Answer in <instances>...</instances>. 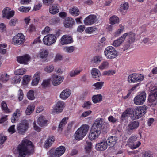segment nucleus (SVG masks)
I'll use <instances>...</instances> for the list:
<instances>
[{"mask_svg": "<svg viewBox=\"0 0 157 157\" xmlns=\"http://www.w3.org/2000/svg\"><path fill=\"white\" fill-rule=\"evenodd\" d=\"M89 128V126L86 124L82 125L75 132V138L78 140L82 139L88 132Z\"/></svg>", "mask_w": 157, "mask_h": 157, "instance_id": "nucleus-1", "label": "nucleus"}, {"mask_svg": "<svg viewBox=\"0 0 157 157\" xmlns=\"http://www.w3.org/2000/svg\"><path fill=\"white\" fill-rule=\"evenodd\" d=\"M32 142L26 139H23L18 145L17 150L19 153H27L29 147L31 146Z\"/></svg>", "mask_w": 157, "mask_h": 157, "instance_id": "nucleus-2", "label": "nucleus"}, {"mask_svg": "<svg viewBox=\"0 0 157 157\" xmlns=\"http://www.w3.org/2000/svg\"><path fill=\"white\" fill-rule=\"evenodd\" d=\"M104 52L106 57L109 59H112L117 56V52L115 48L112 46L107 47Z\"/></svg>", "mask_w": 157, "mask_h": 157, "instance_id": "nucleus-3", "label": "nucleus"}, {"mask_svg": "<svg viewBox=\"0 0 157 157\" xmlns=\"http://www.w3.org/2000/svg\"><path fill=\"white\" fill-rule=\"evenodd\" d=\"M28 126L29 124L27 120H22L17 126V129L18 133L21 135L24 134L27 130Z\"/></svg>", "mask_w": 157, "mask_h": 157, "instance_id": "nucleus-4", "label": "nucleus"}, {"mask_svg": "<svg viewBox=\"0 0 157 157\" xmlns=\"http://www.w3.org/2000/svg\"><path fill=\"white\" fill-rule=\"evenodd\" d=\"M123 35L125 36L124 38V40L127 37L128 43L124 45V47L126 49H127L130 46V45L135 41L136 35L134 33L130 32L124 33Z\"/></svg>", "mask_w": 157, "mask_h": 157, "instance_id": "nucleus-5", "label": "nucleus"}, {"mask_svg": "<svg viewBox=\"0 0 157 157\" xmlns=\"http://www.w3.org/2000/svg\"><path fill=\"white\" fill-rule=\"evenodd\" d=\"M128 78L129 82L134 83L142 81L144 79V77L142 74L134 73L130 74Z\"/></svg>", "mask_w": 157, "mask_h": 157, "instance_id": "nucleus-6", "label": "nucleus"}, {"mask_svg": "<svg viewBox=\"0 0 157 157\" xmlns=\"http://www.w3.org/2000/svg\"><path fill=\"white\" fill-rule=\"evenodd\" d=\"M106 127L103 119L101 118H98L95 121L92 127L101 132V130L104 129Z\"/></svg>", "mask_w": 157, "mask_h": 157, "instance_id": "nucleus-7", "label": "nucleus"}, {"mask_svg": "<svg viewBox=\"0 0 157 157\" xmlns=\"http://www.w3.org/2000/svg\"><path fill=\"white\" fill-rule=\"evenodd\" d=\"M146 94L145 92H142L136 96L134 98V103L137 105H141L145 102Z\"/></svg>", "mask_w": 157, "mask_h": 157, "instance_id": "nucleus-8", "label": "nucleus"}, {"mask_svg": "<svg viewBox=\"0 0 157 157\" xmlns=\"http://www.w3.org/2000/svg\"><path fill=\"white\" fill-rule=\"evenodd\" d=\"M57 37L54 35L48 34L44 37L43 40L45 45L49 46L55 43Z\"/></svg>", "mask_w": 157, "mask_h": 157, "instance_id": "nucleus-9", "label": "nucleus"}, {"mask_svg": "<svg viewBox=\"0 0 157 157\" xmlns=\"http://www.w3.org/2000/svg\"><path fill=\"white\" fill-rule=\"evenodd\" d=\"M147 107L145 105L139 106L134 109V115L135 118L138 119L143 116L146 113Z\"/></svg>", "mask_w": 157, "mask_h": 157, "instance_id": "nucleus-10", "label": "nucleus"}, {"mask_svg": "<svg viewBox=\"0 0 157 157\" xmlns=\"http://www.w3.org/2000/svg\"><path fill=\"white\" fill-rule=\"evenodd\" d=\"M25 36L21 33H18L14 36L12 39V43L16 45H18L24 43Z\"/></svg>", "mask_w": 157, "mask_h": 157, "instance_id": "nucleus-11", "label": "nucleus"}, {"mask_svg": "<svg viewBox=\"0 0 157 157\" xmlns=\"http://www.w3.org/2000/svg\"><path fill=\"white\" fill-rule=\"evenodd\" d=\"M65 151L64 147L60 146L57 148L55 150H51L50 152L52 154V156L54 157H59L64 154Z\"/></svg>", "mask_w": 157, "mask_h": 157, "instance_id": "nucleus-12", "label": "nucleus"}, {"mask_svg": "<svg viewBox=\"0 0 157 157\" xmlns=\"http://www.w3.org/2000/svg\"><path fill=\"white\" fill-rule=\"evenodd\" d=\"M97 21V17L95 15L91 14L86 18L84 20V23L86 25H92Z\"/></svg>", "mask_w": 157, "mask_h": 157, "instance_id": "nucleus-13", "label": "nucleus"}, {"mask_svg": "<svg viewBox=\"0 0 157 157\" xmlns=\"http://www.w3.org/2000/svg\"><path fill=\"white\" fill-rule=\"evenodd\" d=\"M157 99V89H154L149 96L148 101L149 103L155 105L156 104Z\"/></svg>", "mask_w": 157, "mask_h": 157, "instance_id": "nucleus-14", "label": "nucleus"}, {"mask_svg": "<svg viewBox=\"0 0 157 157\" xmlns=\"http://www.w3.org/2000/svg\"><path fill=\"white\" fill-rule=\"evenodd\" d=\"M10 9L6 7L3 10L2 15L3 17H6L7 19H10L14 15L15 12L13 10L10 11Z\"/></svg>", "mask_w": 157, "mask_h": 157, "instance_id": "nucleus-15", "label": "nucleus"}, {"mask_svg": "<svg viewBox=\"0 0 157 157\" xmlns=\"http://www.w3.org/2000/svg\"><path fill=\"white\" fill-rule=\"evenodd\" d=\"M63 76L57 75H53L51 77V80L52 84L54 86H57L60 84L63 81Z\"/></svg>", "mask_w": 157, "mask_h": 157, "instance_id": "nucleus-16", "label": "nucleus"}, {"mask_svg": "<svg viewBox=\"0 0 157 157\" xmlns=\"http://www.w3.org/2000/svg\"><path fill=\"white\" fill-rule=\"evenodd\" d=\"M73 42V40L72 36L65 35L61 38L60 43L61 45H64L72 43Z\"/></svg>", "mask_w": 157, "mask_h": 157, "instance_id": "nucleus-17", "label": "nucleus"}, {"mask_svg": "<svg viewBox=\"0 0 157 157\" xmlns=\"http://www.w3.org/2000/svg\"><path fill=\"white\" fill-rule=\"evenodd\" d=\"M100 133V132L92 127L88 137L91 140H94L98 137Z\"/></svg>", "mask_w": 157, "mask_h": 157, "instance_id": "nucleus-18", "label": "nucleus"}, {"mask_svg": "<svg viewBox=\"0 0 157 157\" xmlns=\"http://www.w3.org/2000/svg\"><path fill=\"white\" fill-rule=\"evenodd\" d=\"M65 106V103L61 101H58L54 108V110L56 112L60 113L62 112Z\"/></svg>", "mask_w": 157, "mask_h": 157, "instance_id": "nucleus-19", "label": "nucleus"}, {"mask_svg": "<svg viewBox=\"0 0 157 157\" xmlns=\"http://www.w3.org/2000/svg\"><path fill=\"white\" fill-rule=\"evenodd\" d=\"M108 145L107 142L103 140L96 145V148L97 150L103 151L107 149Z\"/></svg>", "mask_w": 157, "mask_h": 157, "instance_id": "nucleus-20", "label": "nucleus"}, {"mask_svg": "<svg viewBox=\"0 0 157 157\" xmlns=\"http://www.w3.org/2000/svg\"><path fill=\"white\" fill-rule=\"evenodd\" d=\"M30 57L28 55L19 56L17 58V61L20 63L27 64L29 60Z\"/></svg>", "mask_w": 157, "mask_h": 157, "instance_id": "nucleus-21", "label": "nucleus"}, {"mask_svg": "<svg viewBox=\"0 0 157 157\" xmlns=\"http://www.w3.org/2000/svg\"><path fill=\"white\" fill-rule=\"evenodd\" d=\"M125 37V35H122L121 37L114 40L112 44V45L115 47L120 46L124 41Z\"/></svg>", "mask_w": 157, "mask_h": 157, "instance_id": "nucleus-22", "label": "nucleus"}, {"mask_svg": "<svg viewBox=\"0 0 157 157\" xmlns=\"http://www.w3.org/2000/svg\"><path fill=\"white\" fill-rule=\"evenodd\" d=\"M71 91L69 89H66L64 90L60 95V98L63 100L67 99L70 95Z\"/></svg>", "mask_w": 157, "mask_h": 157, "instance_id": "nucleus-23", "label": "nucleus"}, {"mask_svg": "<svg viewBox=\"0 0 157 157\" xmlns=\"http://www.w3.org/2000/svg\"><path fill=\"white\" fill-rule=\"evenodd\" d=\"M75 23L74 20L71 18H66L64 22V26L66 28H70L72 27Z\"/></svg>", "mask_w": 157, "mask_h": 157, "instance_id": "nucleus-24", "label": "nucleus"}, {"mask_svg": "<svg viewBox=\"0 0 157 157\" xmlns=\"http://www.w3.org/2000/svg\"><path fill=\"white\" fill-rule=\"evenodd\" d=\"M117 140L118 139L116 137L111 136L107 139L106 141L107 142L108 145L110 146L111 147H113L116 144Z\"/></svg>", "mask_w": 157, "mask_h": 157, "instance_id": "nucleus-25", "label": "nucleus"}, {"mask_svg": "<svg viewBox=\"0 0 157 157\" xmlns=\"http://www.w3.org/2000/svg\"><path fill=\"white\" fill-rule=\"evenodd\" d=\"M129 7L128 3V2H124L121 5L119 11L122 14H125L128 9Z\"/></svg>", "mask_w": 157, "mask_h": 157, "instance_id": "nucleus-26", "label": "nucleus"}, {"mask_svg": "<svg viewBox=\"0 0 157 157\" xmlns=\"http://www.w3.org/2000/svg\"><path fill=\"white\" fill-rule=\"evenodd\" d=\"M47 121V120L44 117L41 116L39 117L37 122L40 126L43 127L46 125Z\"/></svg>", "mask_w": 157, "mask_h": 157, "instance_id": "nucleus-27", "label": "nucleus"}, {"mask_svg": "<svg viewBox=\"0 0 157 157\" xmlns=\"http://www.w3.org/2000/svg\"><path fill=\"white\" fill-rule=\"evenodd\" d=\"M70 13L74 16H77L80 13V11L78 8L73 6L69 9Z\"/></svg>", "mask_w": 157, "mask_h": 157, "instance_id": "nucleus-28", "label": "nucleus"}, {"mask_svg": "<svg viewBox=\"0 0 157 157\" xmlns=\"http://www.w3.org/2000/svg\"><path fill=\"white\" fill-rule=\"evenodd\" d=\"M139 123L137 121H134L130 122L128 125V129L133 130L137 129L139 126Z\"/></svg>", "mask_w": 157, "mask_h": 157, "instance_id": "nucleus-29", "label": "nucleus"}, {"mask_svg": "<svg viewBox=\"0 0 157 157\" xmlns=\"http://www.w3.org/2000/svg\"><path fill=\"white\" fill-rule=\"evenodd\" d=\"M132 113V109L130 108H128L122 114L121 119L123 121L130 117Z\"/></svg>", "mask_w": 157, "mask_h": 157, "instance_id": "nucleus-30", "label": "nucleus"}, {"mask_svg": "<svg viewBox=\"0 0 157 157\" xmlns=\"http://www.w3.org/2000/svg\"><path fill=\"white\" fill-rule=\"evenodd\" d=\"M54 141L53 136L48 137L45 142L44 147L46 148H49Z\"/></svg>", "mask_w": 157, "mask_h": 157, "instance_id": "nucleus-31", "label": "nucleus"}, {"mask_svg": "<svg viewBox=\"0 0 157 157\" xmlns=\"http://www.w3.org/2000/svg\"><path fill=\"white\" fill-rule=\"evenodd\" d=\"M48 51L47 50L42 49L40 50L38 56L41 58H44L48 56Z\"/></svg>", "mask_w": 157, "mask_h": 157, "instance_id": "nucleus-32", "label": "nucleus"}, {"mask_svg": "<svg viewBox=\"0 0 157 157\" xmlns=\"http://www.w3.org/2000/svg\"><path fill=\"white\" fill-rule=\"evenodd\" d=\"M51 78H48L43 80L41 86L43 89H45L49 86Z\"/></svg>", "mask_w": 157, "mask_h": 157, "instance_id": "nucleus-33", "label": "nucleus"}, {"mask_svg": "<svg viewBox=\"0 0 157 157\" xmlns=\"http://www.w3.org/2000/svg\"><path fill=\"white\" fill-rule=\"evenodd\" d=\"M92 77L94 78H96L97 77H99L101 75V73L98 69L94 68H93L91 72Z\"/></svg>", "mask_w": 157, "mask_h": 157, "instance_id": "nucleus-34", "label": "nucleus"}, {"mask_svg": "<svg viewBox=\"0 0 157 157\" xmlns=\"http://www.w3.org/2000/svg\"><path fill=\"white\" fill-rule=\"evenodd\" d=\"M102 96L100 94L95 95L93 96L92 100L93 102L94 103H97L100 102L102 99Z\"/></svg>", "mask_w": 157, "mask_h": 157, "instance_id": "nucleus-35", "label": "nucleus"}, {"mask_svg": "<svg viewBox=\"0 0 157 157\" xmlns=\"http://www.w3.org/2000/svg\"><path fill=\"white\" fill-rule=\"evenodd\" d=\"M59 11V10L56 5H54L52 7L50 8L49 12L51 14H55L58 13Z\"/></svg>", "mask_w": 157, "mask_h": 157, "instance_id": "nucleus-36", "label": "nucleus"}, {"mask_svg": "<svg viewBox=\"0 0 157 157\" xmlns=\"http://www.w3.org/2000/svg\"><path fill=\"white\" fill-rule=\"evenodd\" d=\"M34 106L33 105H29L28 106L25 110V113L27 115H30L34 111Z\"/></svg>", "mask_w": 157, "mask_h": 157, "instance_id": "nucleus-37", "label": "nucleus"}, {"mask_svg": "<svg viewBox=\"0 0 157 157\" xmlns=\"http://www.w3.org/2000/svg\"><path fill=\"white\" fill-rule=\"evenodd\" d=\"M9 79V75L6 73L2 74L0 76V80L3 82H6Z\"/></svg>", "mask_w": 157, "mask_h": 157, "instance_id": "nucleus-38", "label": "nucleus"}, {"mask_svg": "<svg viewBox=\"0 0 157 157\" xmlns=\"http://www.w3.org/2000/svg\"><path fill=\"white\" fill-rule=\"evenodd\" d=\"M110 24L113 25L115 24L118 23L119 22V18L117 16H113L110 18Z\"/></svg>", "mask_w": 157, "mask_h": 157, "instance_id": "nucleus-39", "label": "nucleus"}, {"mask_svg": "<svg viewBox=\"0 0 157 157\" xmlns=\"http://www.w3.org/2000/svg\"><path fill=\"white\" fill-rule=\"evenodd\" d=\"M21 79V77L19 75L15 76L12 78L10 80L11 83L15 84L19 82Z\"/></svg>", "mask_w": 157, "mask_h": 157, "instance_id": "nucleus-40", "label": "nucleus"}, {"mask_svg": "<svg viewBox=\"0 0 157 157\" xmlns=\"http://www.w3.org/2000/svg\"><path fill=\"white\" fill-rule=\"evenodd\" d=\"M109 63L107 61L103 62L99 66V68L101 70L106 69L109 67Z\"/></svg>", "mask_w": 157, "mask_h": 157, "instance_id": "nucleus-41", "label": "nucleus"}, {"mask_svg": "<svg viewBox=\"0 0 157 157\" xmlns=\"http://www.w3.org/2000/svg\"><path fill=\"white\" fill-rule=\"evenodd\" d=\"M82 71L81 69H76L74 71H71L69 73V75L71 77H75L79 74Z\"/></svg>", "mask_w": 157, "mask_h": 157, "instance_id": "nucleus-42", "label": "nucleus"}, {"mask_svg": "<svg viewBox=\"0 0 157 157\" xmlns=\"http://www.w3.org/2000/svg\"><path fill=\"white\" fill-rule=\"evenodd\" d=\"M141 144L140 141L134 142L133 144L131 143L129 144L128 146L131 149H135L138 148Z\"/></svg>", "mask_w": 157, "mask_h": 157, "instance_id": "nucleus-43", "label": "nucleus"}, {"mask_svg": "<svg viewBox=\"0 0 157 157\" xmlns=\"http://www.w3.org/2000/svg\"><path fill=\"white\" fill-rule=\"evenodd\" d=\"M104 84L103 82H97L93 85V86L95 87V89L96 90H99L102 88Z\"/></svg>", "mask_w": 157, "mask_h": 157, "instance_id": "nucleus-44", "label": "nucleus"}, {"mask_svg": "<svg viewBox=\"0 0 157 157\" xmlns=\"http://www.w3.org/2000/svg\"><path fill=\"white\" fill-rule=\"evenodd\" d=\"M68 119V118L67 117H64L62 120L59 126V129H61V130H62V128L66 124Z\"/></svg>", "mask_w": 157, "mask_h": 157, "instance_id": "nucleus-45", "label": "nucleus"}, {"mask_svg": "<svg viewBox=\"0 0 157 157\" xmlns=\"http://www.w3.org/2000/svg\"><path fill=\"white\" fill-rule=\"evenodd\" d=\"M97 28L95 26L89 27L86 28L85 30V32L87 33L91 34L93 32L95 31Z\"/></svg>", "mask_w": 157, "mask_h": 157, "instance_id": "nucleus-46", "label": "nucleus"}, {"mask_svg": "<svg viewBox=\"0 0 157 157\" xmlns=\"http://www.w3.org/2000/svg\"><path fill=\"white\" fill-rule=\"evenodd\" d=\"M63 49L65 52L68 53H71L74 51L75 47L73 46L66 47L63 48Z\"/></svg>", "mask_w": 157, "mask_h": 157, "instance_id": "nucleus-47", "label": "nucleus"}, {"mask_svg": "<svg viewBox=\"0 0 157 157\" xmlns=\"http://www.w3.org/2000/svg\"><path fill=\"white\" fill-rule=\"evenodd\" d=\"M101 56H97L93 58L92 60V62L93 63H99L101 62Z\"/></svg>", "mask_w": 157, "mask_h": 157, "instance_id": "nucleus-48", "label": "nucleus"}, {"mask_svg": "<svg viewBox=\"0 0 157 157\" xmlns=\"http://www.w3.org/2000/svg\"><path fill=\"white\" fill-rule=\"evenodd\" d=\"M27 96L28 98L30 100H33L35 99L34 94V91L32 90H30L27 94Z\"/></svg>", "mask_w": 157, "mask_h": 157, "instance_id": "nucleus-49", "label": "nucleus"}, {"mask_svg": "<svg viewBox=\"0 0 157 157\" xmlns=\"http://www.w3.org/2000/svg\"><path fill=\"white\" fill-rule=\"evenodd\" d=\"M123 26L121 25H120V28L114 33V36L116 37L118 36L123 32Z\"/></svg>", "mask_w": 157, "mask_h": 157, "instance_id": "nucleus-50", "label": "nucleus"}, {"mask_svg": "<svg viewBox=\"0 0 157 157\" xmlns=\"http://www.w3.org/2000/svg\"><path fill=\"white\" fill-rule=\"evenodd\" d=\"M92 146V143L90 142L87 141L86 142V144L85 147V149L86 151L89 152L90 151L91 149Z\"/></svg>", "mask_w": 157, "mask_h": 157, "instance_id": "nucleus-51", "label": "nucleus"}, {"mask_svg": "<svg viewBox=\"0 0 157 157\" xmlns=\"http://www.w3.org/2000/svg\"><path fill=\"white\" fill-rule=\"evenodd\" d=\"M30 79V76L28 75H25L23 78V84H27L29 82Z\"/></svg>", "mask_w": 157, "mask_h": 157, "instance_id": "nucleus-52", "label": "nucleus"}, {"mask_svg": "<svg viewBox=\"0 0 157 157\" xmlns=\"http://www.w3.org/2000/svg\"><path fill=\"white\" fill-rule=\"evenodd\" d=\"M18 20L17 18H14L11 19L9 22V25L11 26H14L18 23Z\"/></svg>", "mask_w": 157, "mask_h": 157, "instance_id": "nucleus-53", "label": "nucleus"}, {"mask_svg": "<svg viewBox=\"0 0 157 157\" xmlns=\"http://www.w3.org/2000/svg\"><path fill=\"white\" fill-rule=\"evenodd\" d=\"M54 69V66L52 65H50L45 67L44 70L45 71L48 73H50L53 71Z\"/></svg>", "mask_w": 157, "mask_h": 157, "instance_id": "nucleus-54", "label": "nucleus"}, {"mask_svg": "<svg viewBox=\"0 0 157 157\" xmlns=\"http://www.w3.org/2000/svg\"><path fill=\"white\" fill-rule=\"evenodd\" d=\"M30 8L29 7H25L24 6L20 7L18 8V10L20 12L26 13L28 12L30 10Z\"/></svg>", "mask_w": 157, "mask_h": 157, "instance_id": "nucleus-55", "label": "nucleus"}, {"mask_svg": "<svg viewBox=\"0 0 157 157\" xmlns=\"http://www.w3.org/2000/svg\"><path fill=\"white\" fill-rule=\"evenodd\" d=\"M1 106L2 109L3 110L7 113L9 112V109L8 108L7 104L4 101L2 102L1 103Z\"/></svg>", "mask_w": 157, "mask_h": 157, "instance_id": "nucleus-56", "label": "nucleus"}, {"mask_svg": "<svg viewBox=\"0 0 157 157\" xmlns=\"http://www.w3.org/2000/svg\"><path fill=\"white\" fill-rule=\"evenodd\" d=\"M115 73V70H110L104 72L103 75H111L114 74Z\"/></svg>", "mask_w": 157, "mask_h": 157, "instance_id": "nucleus-57", "label": "nucleus"}, {"mask_svg": "<svg viewBox=\"0 0 157 157\" xmlns=\"http://www.w3.org/2000/svg\"><path fill=\"white\" fill-rule=\"evenodd\" d=\"M26 70L25 69H20L16 70L15 73L16 75H23L25 74Z\"/></svg>", "mask_w": 157, "mask_h": 157, "instance_id": "nucleus-58", "label": "nucleus"}, {"mask_svg": "<svg viewBox=\"0 0 157 157\" xmlns=\"http://www.w3.org/2000/svg\"><path fill=\"white\" fill-rule=\"evenodd\" d=\"M139 85V83H138L134 85L131 89L129 90V92L127 94V96L124 97V98H127L131 94V93L134 91L136 87H137Z\"/></svg>", "mask_w": 157, "mask_h": 157, "instance_id": "nucleus-59", "label": "nucleus"}, {"mask_svg": "<svg viewBox=\"0 0 157 157\" xmlns=\"http://www.w3.org/2000/svg\"><path fill=\"white\" fill-rule=\"evenodd\" d=\"M137 140V138L136 136H132L128 140V145L131 143L133 144V143L136 142Z\"/></svg>", "mask_w": 157, "mask_h": 157, "instance_id": "nucleus-60", "label": "nucleus"}, {"mask_svg": "<svg viewBox=\"0 0 157 157\" xmlns=\"http://www.w3.org/2000/svg\"><path fill=\"white\" fill-rule=\"evenodd\" d=\"M91 104V103L90 102L86 101L83 104L82 106L84 108L89 109Z\"/></svg>", "mask_w": 157, "mask_h": 157, "instance_id": "nucleus-61", "label": "nucleus"}, {"mask_svg": "<svg viewBox=\"0 0 157 157\" xmlns=\"http://www.w3.org/2000/svg\"><path fill=\"white\" fill-rule=\"evenodd\" d=\"M6 139V137L2 135H0V145L5 142Z\"/></svg>", "mask_w": 157, "mask_h": 157, "instance_id": "nucleus-62", "label": "nucleus"}, {"mask_svg": "<svg viewBox=\"0 0 157 157\" xmlns=\"http://www.w3.org/2000/svg\"><path fill=\"white\" fill-rule=\"evenodd\" d=\"M41 73L40 71H37L34 74L33 78L40 80Z\"/></svg>", "mask_w": 157, "mask_h": 157, "instance_id": "nucleus-63", "label": "nucleus"}, {"mask_svg": "<svg viewBox=\"0 0 157 157\" xmlns=\"http://www.w3.org/2000/svg\"><path fill=\"white\" fill-rule=\"evenodd\" d=\"M40 80L37 79H36L35 78H33V80L32 81L31 84L33 86H37Z\"/></svg>", "mask_w": 157, "mask_h": 157, "instance_id": "nucleus-64", "label": "nucleus"}]
</instances>
